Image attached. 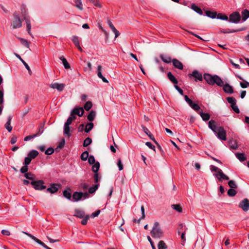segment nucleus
<instances>
[{"label": "nucleus", "instance_id": "f257e3e1", "mask_svg": "<svg viewBox=\"0 0 249 249\" xmlns=\"http://www.w3.org/2000/svg\"><path fill=\"white\" fill-rule=\"evenodd\" d=\"M208 126L219 139L223 141L226 140V131L223 127L217 126L214 120H210L208 123Z\"/></svg>", "mask_w": 249, "mask_h": 249}, {"label": "nucleus", "instance_id": "f03ea898", "mask_svg": "<svg viewBox=\"0 0 249 249\" xmlns=\"http://www.w3.org/2000/svg\"><path fill=\"white\" fill-rule=\"evenodd\" d=\"M204 78L209 85H213L215 84L220 87L223 85V80L217 75H212L209 73H205L204 74Z\"/></svg>", "mask_w": 249, "mask_h": 249}, {"label": "nucleus", "instance_id": "7ed1b4c3", "mask_svg": "<svg viewBox=\"0 0 249 249\" xmlns=\"http://www.w3.org/2000/svg\"><path fill=\"white\" fill-rule=\"evenodd\" d=\"M152 237L154 238L160 239L163 235V231L160 227L159 222H155L154 226L150 232Z\"/></svg>", "mask_w": 249, "mask_h": 249}, {"label": "nucleus", "instance_id": "20e7f679", "mask_svg": "<svg viewBox=\"0 0 249 249\" xmlns=\"http://www.w3.org/2000/svg\"><path fill=\"white\" fill-rule=\"evenodd\" d=\"M210 169L212 172H217V173L214 174L213 176L216 177L219 180H221L222 179H229V177L226 175H225L222 172V170L218 168V167L214 165H211Z\"/></svg>", "mask_w": 249, "mask_h": 249}, {"label": "nucleus", "instance_id": "39448f33", "mask_svg": "<svg viewBox=\"0 0 249 249\" xmlns=\"http://www.w3.org/2000/svg\"><path fill=\"white\" fill-rule=\"evenodd\" d=\"M22 25V20L20 18L19 14L15 13L13 14V19L11 22V26L15 29L20 28Z\"/></svg>", "mask_w": 249, "mask_h": 249}, {"label": "nucleus", "instance_id": "423d86ee", "mask_svg": "<svg viewBox=\"0 0 249 249\" xmlns=\"http://www.w3.org/2000/svg\"><path fill=\"white\" fill-rule=\"evenodd\" d=\"M21 13L22 16L23 17L24 20L26 22V24L27 25V30L28 31V34L30 36H32V34L31 33V21H30V17L28 16L27 11L25 8L21 9Z\"/></svg>", "mask_w": 249, "mask_h": 249}, {"label": "nucleus", "instance_id": "0eeeda50", "mask_svg": "<svg viewBox=\"0 0 249 249\" xmlns=\"http://www.w3.org/2000/svg\"><path fill=\"white\" fill-rule=\"evenodd\" d=\"M228 19L231 22L237 23L241 19V16L239 12H234L230 15Z\"/></svg>", "mask_w": 249, "mask_h": 249}, {"label": "nucleus", "instance_id": "6e6552de", "mask_svg": "<svg viewBox=\"0 0 249 249\" xmlns=\"http://www.w3.org/2000/svg\"><path fill=\"white\" fill-rule=\"evenodd\" d=\"M31 184L36 190H42L46 188V186L43 185L44 181L41 180L32 181Z\"/></svg>", "mask_w": 249, "mask_h": 249}, {"label": "nucleus", "instance_id": "1a4fd4ad", "mask_svg": "<svg viewBox=\"0 0 249 249\" xmlns=\"http://www.w3.org/2000/svg\"><path fill=\"white\" fill-rule=\"evenodd\" d=\"M184 99L189 106L195 111H198L200 109L199 106L197 104L194 103L187 95L184 96Z\"/></svg>", "mask_w": 249, "mask_h": 249}, {"label": "nucleus", "instance_id": "9d476101", "mask_svg": "<svg viewBox=\"0 0 249 249\" xmlns=\"http://www.w3.org/2000/svg\"><path fill=\"white\" fill-rule=\"evenodd\" d=\"M238 207L245 212L248 211L249 210V200L247 198H244L239 203Z\"/></svg>", "mask_w": 249, "mask_h": 249}, {"label": "nucleus", "instance_id": "9b49d317", "mask_svg": "<svg viewBox=\"0 0 249 249\" xmlns=\"http://www.w3.org/2000/svg\"><path fill=\"white\" fill-rule=\"evenodd\" d=\"M188 76L189 77H194L196 81L197 80L202 81L203 79L202 74L197 70L193 71L192 73L189 74Z\"/></svg>", "mask_w": 249, "mask_h": 249}, {"label": "nucleus", "instance_id": "f8f14e48", "mask_svg": "<svg viewBox=\"0 0 249 249\" xmlns=\"http://www.w3.org/2000/svg\"><path fill=\"white\" fill-rule=\"evenodd\" d=\"M84 110L83 107H75L71 112V116L78 115L79 116H82L83 115Z\"/></svg>", "mask_w": 249, "mask_h": 249}, {"label": "nucleus", "instance_id": "ddd939ff", "mask_svg": "<svg viewBox=\"0 0 249 249\" xmlns=\"http://www.w3.org/2000/svg\"><path fill=\"white\" fill-rule=\"evenodd\" d=\"M65 86V84H62V83L59 84L58 83H52L50 85V88H51L53 89H56L59 91H62L64 89Z\"/></svg>", "mask_w": 249, "mask_h": 249}, {"label": "nucleus", "instance_id": "4468645a", "mask_svg": "<svg viewBox=\"0 0 249 249\" xmlns=\"http://www.w3.org/2000/svg\"><path fill=\"white\" fill-rule=\"evenodd\" d=\"M246 30V28H242L240 29H238L237 30H233V29H222L220 30V32L224 34H227V33H235L237 32H240L244 31Z\"/></svg>", "mask_w": 249, "mask_h": 249}, {"label": "nucleus", "instance_id": "2eb2a0df", "mask_svg": "<svg viewBox=\"0 0 249 249\" xmlns=\"http://www.w3.org/2000/svg\"><path fill=\"white\" fill-rule=\"evenodd\" d=\"M222 87H223V89L225 92L229 94L233 93V88L229 84H226L225 85L223 84V85Z\"/></svg>", "mask_w": 249, "mask_h": 249}, {"label": "nucleus", "instance_id": "dca6fc26", "mask_svg": "<svg viewBox=\"0 0 249 249\" xmlns=\"http://www.w3.org/2000/svg\"><path fill=\"white\" fill-rule=\"evenodd\" d=\"M83 192H74L72 195V198L74 201H78L83 198Z\"/></svg>", "mask_w": 249, "mask_h": 249}, {"label": "nucleus", "instance_id": "f3484780", "mask_svg": "<svg viewBox=\"0 0 249 249\" xmlns=\"http://www.w3.org/2000/svg\"><path fill=\"white\" fill-rule=\"evenodd\" d=\"M14 54L21 61L22 64L24 65L26 69L28 70L29 74L31 75L32 74V71L29 65L26 63V62L24 60L22 59V58L17 53H14Z\"/></svg>", "mask_w": 249, "mask_h": 249}, {"label": "nucleus", "instance_id": "a211bd4d", "mask_svg": "<svg viewBox=\"0 0 249 249\" xmlns=\"http://www.w3.org/2000/svg\"><path fill=\"white\" fill-rule=\"evenodd\" d=\"M172 63H173V65H174V66L179 69V70H182L183 68V64H182V63L181 62H180L179 60H178V59H173L172 61Z\"/></svg>", "mask_w": 249, "mask_h": 249}, {"label": "nucleus", "instance_id": "6ab92c4d", "mask_svg": "<svg viewBox=\"0 0 249 249\" xmlns=\"http://www.w3.org/2000/svg\"><path fill=\"white\" fill-rule=\"evenodd\" d=\"M58 190V185L53 184L50 187L47 189V192L52 194L55 193Z\"/></svg>", "mask_w": 249, "mask_h": 249}, {"label": "nucleus", "instance_id": "aec40b11", "mask_svg": "<svg viewBox=\"0 0 249 249\" xmlns=\"http://www.w3.org/2000/svg\"><path fill=\"white\" fill-rule=\"evenodd\" d=\"M12 119V116L9 115L8 117V121L5 124V127L8 130V132H10L12 130V127L11 125V122Z\"/></svg>", "mask_w": 249, "mask_h": 249}, {"label": "nucleus", "instance_id": "412c9836", "mask_svg": "<svg viewBox=\"0 0 249 249\" xmlns=\"http://www.w3.org/2000/svg\"><path fill=\"white\" fill-rule=\"evenodd\" d=\"M191 8L198 14L200 15H203L202 10L201 9V8L196 6L195 3L192 4Z\"/></svg>", "mask_w": 249, "mask_h": 249}, {"label": "nucleus", "instance_id": "4be33fe9", "mask_svg": "<svg viewBox=\"0 0 249 249\" xmlns=\"http://www.w3.org/2000/svg\"><path fill=\"white\" fill-rule=\"evenodd\" d=\"M241 15L242 20L246 21L249 18V11L247 9L244 10L242 12Z\"/></svg>", "mask_w": 249, "mask_h": 249}, {"label": "nucleus", "instance_id": "5701e85b", "mask_svg": "<svg viewBox=\"0 0 249 249\" xmlns=\"http://www.w3.org/2000/svg\"><path fill=\"white\" fill-rule=\"evenodd\" d=\"M198 114L200 115L201 117L204 121H208L210 118V115L209 113H204L202 111H200L198 112Z\"/></svg>", "mask_w": 249, "mask_h": 249}, {"label": "nucleus", "instance_id": "b1692460", "mask_svg": "<svg viewBox=\"0 0 249 249\" xmlns=\"http://www.w3.org/2000/svg\"><path fill=\"white\" fill-rule=\"evenodd\" d=\"M38 155V152L36 150H32L30 151L28 154V156L32 160L36 158Z\"/></svg>", "mask_w": 249, "mask_h": 249}, {"label": "nucleus", "instance_id": "393cba45", "mask_svg": "<svg viewBox=\"0 0 249 249\" xmlns=\"http://www.w3.org/2000/svg\"><path fill=\"white\" fill-rule=\"evenodd\" d=\"M99 187V184H95L92 186L88 188V192L89 194H93L94 193L96 190L98 189Z\"/></svg>", "mask_w": 249, "mask_h": 249}, {"label": "nucleus", "instance_id": "a878e982", "mask_svg": "<svg viewBox=\"0 0 249 249\" xmlns=\"http://www.w3.org/2000/svg\"><path fill=\"white\" fill-rule=\"evenodd\" d=\"M74 2V6L79 10L82 11L83 10V4L81 0H73Z\"/></svg>", "mask_w": 249, "mask_h": 249}, {"label": "nucleus", "instance_id": "bb28decb", "mask_svg": "<svg viewBox=\"0 0 249 249\" xmlns=\"http://www.w3.org/2000/svg\"><path fill=\"white\" fill-rule=\"evenodd\" d=\"M167 76L169 79L174 84H177L178 83V81L176 78V77L172 74L171 72H169L167 74Z\"/></svg>", "mask_w": 249, "mask_h": 249}, {"label": "nucleus", "instance_id": "cd10ccee", "mask_svg": "<svg viewBox=\"0 0 249 249\" xmlns=\"http://www.w3.org/2000/svg\"><path fill=\"white\" fill-rule=\"evenodd\" d=\"M160 57L161 60L165 63H170L172 61L171 60V58L167 55H160Z\"/></svg>", "mask_w": 249, "mask_h": 249}, {"label": "nucleus", "instance_id": "c85d7f7f", "mask_svg": "<svg viewBox=\"0 0 249 249\" xmlns=\"http://www.w3.org/2000/svg\"><path fill=\"white\" fill-rule=\"evenodd\" d=\"M24 233L26 234L27 235H28L29 237H30L31 239H32L33 240H34L35 242L37 243L40 245H41L43 243V242L40 241V240L38 239L36 237L33 235L32 234L30 233H27L26 232H23Z\"/></svg>", "mask_w": 249, "mask_h": 249}, {"label": "nucleus", "instance_id": "c756f323", "mask_svg": "<svg viewBox=\"0 0 249 249\" xmlns=\"http://www.w3.org/2000/svg\"><path fill=\"white\" fill-rule=\"evenodd\" d=\"M24 233L26 234L27 235H28L29 237H30L31 239H32L33 240H34L35 242L37 243L40 245H41L43 243V242L40 241V240L38 239L36 237L33 235L32 234L30 233H27L26 232H23Z\"/></svg>", "mask_w": 249, "mask_h": 249}, {"label": "nucleus", "instance_id": "7c9ffc66", "mask_svg": "<svg viewBox=\"0 0 249 249\" xmlns=\"http://www.w3.org/2000/svg\"><path fill=\"white\" fill-rule=\"evenodd\" d=\"M74 216L79 218H83L85 216V213L83 211L76 210L75 211Z\"/></svg>", "mask_w": 249, "mask_h": 249}, {"label": "nucleus", "instance_id": "2f4dec72", "mask_svg": "<svg viewBox=\"0 0 249 249\" xmlns=\"http://www.w3.org/2000/svg\"><path fill=\"white\" fill-rule=\"evenodd\" d=\"M235 156L240 161H244L247 159L243 153H237L235 154Z\"/></svg>", "mask_w": 249, "mask_h": 249}, {"label": "nucleus", "instance_id": "473e14b6", "mask_svg": "<svg viewBox=\"0 0 249 249\" xmlns=\"http://www.w3.org/2000/svg\"><path fill=\"white\" fill-rule=\"evenodd\" d=\"M59 59L62 61V63L64 66V68L66 69H68L70 68V64L67 62L65 58H64L63 56H61L59 57Z\"/></svg>", "mask_w": 249, "mask_h": 249}, {"label": "nucleus", "instance_id": "72a5a7b5", "mask_svg": "<svg viewBox=\"0 0 249 249\" xmlns=\"http://www.w3.org/2000/svg\"><path fill=\"white\" fill-rule=\"evenodd\" d=\"M42 132H43V131L42 130L41 133H36V134H34L33 135L27 136L24 138V141H29L34 138L36 137L37 136H39L40 134H41L42 133Z\"/></svg>", "mask_w": 249, "mask_h": 249}, {"label": "nucleus", "instance_id": "f704fd0d", "mask_svg": "<svg viewBox=\"0 0 249 249\" xmlns=\"http://www.w3.org/2000/svg\"><path fill=\"white\" fill-rule=\"evenodd\" d=\"M206 15L212 18H215L217 16V13L216 12H212L210 11H206L205 12Z\"/></svg>", "mask_w": 249, "mask_h": 249}, {"label": "nucleus", "instance_id": "c9c22d12", "mask_svg": "<svg viewBox=\"0 0 249 249\" xmlns=\"http://www.w3.org/2000/svg\"><path fill=\"white\" fill-rule=\"evenodd\" d=\"M64 134L69 137L71 136V131L70 125L64 124Z\"/></svg>", "mask_w": 249, "mask_h": 249}, {"label": "nucleus", "instance_id": "e433bc0d", "mask_svg": "<svg viewBox=\"0 0 249 249\" xmlns=\"http://www.w3.org/2000/svg\"><path fill=\"white\" fill-rule=\"evenodd\" d=\"M18 38L20 41L21 43L25 46L27 48H29L30 43L28 42L27 40L21 38V37H18Z\"/></svg>", "mask_w": 249, "mask_h": 249}, {"label": "nucleus", "instance_id": "4c0bfd02", "mask_svg": "<svg viewBox=\"0 0 249 249\" xmlns=\"http://www.w3.org/2000/svg\"><path fill=\"white\" fill-rule=\"evenodd\" d=\"M96 116V112L93 110H91L88 116V119L89 121L92 122L94 120Z\"/></svg>", "mask_w": 249, "mask_h": 249}, {"label": "nucleus", "instance_id": "58836bf2", "mask_svg": "<svg viewBox=\"0 0 249 249\" xmlns=\"http://www.w3.org/2000/svg\"><path fill=\"white\" fill-rule=\"evenodd\" d=\"M100 168V163L98 161L94 163L92 167V171L94 173H98V171Z\"/></svg>", "mask_w": 249, "mask_h": 249}, {"label": "nucleus", "instance_id": "ea45409f", "mask_svg": "<svg viewBox=\"0 0 249 249\" xmlns=\"http://www.w3.org/2000/svg\"><path fill=\"white\" fill-rule=\"evenodd\" d=\"M89 187V184L86 182H83L80 184L79 188L80 189L85 191H86Z\"/></svg>", "mask_w": 249, "mask_h": 249}, {"label": "nucleus", "instance_id": "a19ab883", "mask_svg": "<svg viewBox=\"0 0 249 249\" xmlns=\"http://www.w3.org/2000/svg\"><path fill=\"white\" fill-rule=\"evenodd\" d=\"M93 127V124L92 123H88L86 125L85 131L86 133H89Z\"/></svg>", "mask_w": 249, "mask_h": 249}, {"label": "nucleus", "instance_id": "79ce46f5", "mask_svg": "<svg viewBox=\"0 0 249 249\" xmlns=\"http://www.w3.org/2000/svg\"><path fill=\"white\" fill-rule=\"evenodd\" d=\"M226 99L228 102L231 104V106L233 105L236 103V99L233 97H228Z\"/></svg>", "mask_w": 249, "mask_h": 249}, {"label": "nucleus", "instance_id": "37998d69", "mask_svg": "<svg viewBox=\"0 0 249 249\" xmlns=\"http://www.w3.org/2000/svg\"><path fill=\"white\" fill-rule=\"evenodd\" d=\"M158 247V249H166L167 248L166 244L163 241H160L159 242Z\"/></svg>", "mask_w": 249, "mask_h": 249}, {"label": "nucleus", "instance_id": "c03bdc74", "mask_svg": "<svg viewBox=\"0 0 249 249\" xmlns=\"http://www.w3.org/2000/svg\"><path fill=\"white\" fill-rule=\"evenodd\" d=\"M89 157V152L85 151L82 153L81 155V159L82 160L86 161Z\"/></svg>", "mask_w": 249, "mask_h": 249}, {"label": "nucleus", "instance_id": "a18cd8bd", "mask_svg": "<svg viewBox=\"0 0 249 249\" xmlns=\"http://www.w3.org/2000/svg\"><path fill=\"white\" fill-rule=\"evenodd\" d=\"M71 40L76 47L80 45V42L78 36H73L72 37Z\"/></svg>", "mask_w": 249, "mask_h": 249}, {"label": "nucleus", "instance_id": "49530a36", "mask_svg": "<svg viewBox=\"0 0 249 249\" xmlns=\"http://www.w3.org/2000/svg\"><path fill=\"white\" fill-rule=\"evenodd\" d=\"M187 228H185L181 234V238L182 240V243H181L182 245L184 246L185 245V242L186 241V238H185V232L187 230Z\"/></svg>", "mask_w": 249, "mask_h": 249}, {"label": "nucleus", "instance_id": "de8ad7c7", "mask_svg": "<svg viewBox=\"0 0 249 249\" xmlns=\"http://www.w3.org/2000/svg\"><path fill=\"white\" fill-rule=\"evenodd\" d=\"M92 103L90 101H88L85 103L84 105V108L86 110L88 111L92 107Z\"/></svg>", "mask_w": 249, "mask_h": 249}, {"label": "nucleus", "instance_id": "09e8293b", "mask_svg": "<svg viewBox=\"0 0 249 249\" xmlns=\"http://www.w3.org/2000/svg\"><path fill=\"white\" fill-rule=\"evenodd\" d=\"M92 142V140L90 138H87L83 142V146L84 147L88 146Z\"/></svg>", "mask_w": 249, "mask_h": 249}, {"label": "nucleus", "instance_id": "8fccbe9b", "mask_svg": "<svg viewBox=\"0 0 249 249\" xmlns=\"http://www.w3.org/2000/svg\"><path fill=\"white\" fill-rule=\"evenodd\" d=\"M216 18L218 19L224 20H228L229 19V18L228 17V16H227L225 15L221 14L217 15Z\"/></svg>", "mask_w": 249, "mask_h": 249}, {"label": "nucleus", "instance_id": "3c124183", "mask_svg": "<svg viewBox=\"0 0 249 249\" xmlns=\"http://www.w3.org/2000/svg\"><path fill=\"white\" fill-rule=\"evenodd\" d=\"M236 193V191L234 189L231 188L228 191V195L230 196H234Z\"/></svg>", "mask_w": 249, "mask_h": 249}, {"label": "nucleus", "instance_id": "603ef678", "mask_svg": "<svg viewBox=\"0 0 249 249\" xmlns=\"http://www.w3.org/2000/svg\"><path fill=\"white\" fill-rule=\"evenodd\" d=\"M63 196L64 197H65L67 199H68L69 200L71 199V193L69 191H68L67 190H64L63 191Z\"/></svg>", "mask_w": 249, "mask_h": 249}, {"label": "nucleus", "instance_id": "864d4df0", "mask_svg": "<svg viewBox=\"0 0 249 249\" xmlns=\"http://www.w3.org/2000/svg\"><path fill=\"white\" fill-rule=\"evenodd\" d=\"M141 210L142 215V217L138 220V223H140L141 220L142 219H143L145 217V215L144 213V208L143 205L141 206Z\"/></svg>", "mask_w": 249, "mask_h": 249}, {"label": "nucleus", "instance_id": "5fc2aeb1", "mask_svg": "<svg viewBox=\"0 0 249 249\" xmlns=\"http://www.w3.org/2000/svg\"><path fill=\"white\" fill-rule=\"evenodd\" d=\"M24 177L28 179L33 180L34 178V175L31 173H26L24 174Z\"/></svg>", "mask_w": 249, "mask_h": 249}, {"label": "nucleus", "instance_id": "6e6d98bb", "mask_svg": "<svg viewBox=\"0 0 249 249\" xmlns=\"http://www.w3.org/2000/svg\"><path fill=\"white\" fill-rule=\"evenodd\" d=\"M172 207L178 212H182V208L178 204H174L172 205Z\"/></svg>", "mask_w": 249, "mask_h": 249}, {"label": "nucleus", "instance_id": "4d7b16f0", "mask_svg": "<svg viewBox=\"0 0 249 249\" xmlns=\"http://www.w3.org/2000/svg\"><path fill=\"white\" fill-rule=\"evenodd\" d=\"M228 185L231 189H234L237 188V185L234 180H230L228 182Z\"/></svg>", "mask_w": 249, "mask_h": 249}, {"label": "nucleus", "instance_id": "13d9d810", "mask_svg": "<svg viewBox=\"0 0 249 249\" xmlns=\"http://www.w3.org/2000/svg\"><path fill=\"white\" fill-rule=\"evenodd\" d=\"M88 162L90 164H93L95 163V158L93 156L90 155L88 157Z\"/></svg>", "mask_w": 249, "mask_h": 249}, {"label": "nucleus", "instance_id": "bf43d9fd", "mask_svg": "<svg viewBox=\"0 0 249 249\" xmlns=\"http://www.w3.org/2000/svg\"><path fill=\"white\" fill-rule=\"evenodd\" d=\"M244 82H240V85L242 88H246L247 87H249V82L244 80Z\"/></svg>", "mask_w": 249, "mask_h": 249}, {"label": "nucleus", "instance_id": "052dcab7", "mask_svg": "<svg viewBox=\"0 0 249 249\" xmlns=\"http://www.w3.org/2000/svg\"><path fill=\"white\" fill-rule=\"evenodd\" d=\"M54 149L52 147H49L45 151V154L47 155H52Z\"/></svg>", "mask_w": 249, "mask_h": 249}, {"label": "nucleus", "instance_id": "680f3d73", "mask_svg": "<svg viewBox=\"0 0 249 249\" xmlns=\"http://www.w3.org/2000/svg\"><path fill=\"white\" fill-rule=\"evenodd\" d=\"M32 160L27 156V157H26L24 159V161L23 163V165H28L30 163Z\"/></svg>", "mask_w": 249, "mask_h": 249}, {"label": "nucleus", "instance_id": "e2e57ef3", "mask_svg": "<svg viewBox=\"0 0 249 249\" xmlns=\"http://www.w3.org/2000/svg\"><path fill=\"white\" fill-rule=\"evenodd\" d=\"M93 179L94 180L95 184H97L99 181L100 180V178L99 177L98 173H94V174L93 175Z\"/></svg>", "mask_w": 249, "mask_h": 249}, {"label": "nucleus", "instance_id": "0e129e2a", "mask_svg": "<svg viewBox=\"0 0 249 249\" xmlns=\"http://www.w3.org/2000/svg\"><path fill=\"white\" fill-rule=\"evenodd\" d=\"M28 170V166L27 165H24L20 170V171L22 173H26Z\"/></svg>", "mask_w": 249, "mask_h": 249}, {"label": "nucleus", "instance_id": "69168bd1", "mask_svg": "<svg viewBox=\"0 0 249 249\" xmlns=\"http://www.w3.org/2000/svg\"><path fill=\"white\" fill-rule=\"evenodd\" d=\"M110 29L112 30V31L114 33L115 38H117V37H118L119 36L120 33L119 32V31L118 30H116V29L115 28V27L114 26L111 28Z\"/></svg>", "mask_w": 249, "mask_h": 249}, {"label": "nucleus", "instance_id": "338daca9", "mask_svg": "<svg viewBox=\"0 0 249 249\" xmlns=\"http://www.w3.org/2000/svg\"><path fill=\"white\" fill-rule=\"evenodd\" d=\"M110 29L112 30V31L114 33L115 38H117V37H118L119 36L120 33L119 32V31L118 30H116V29L115 28V27L114 26L111 28Z\"/></svg>", "mask_w": 249, "mask_h": 249}, {"label": "nucleus", "instance_id": "774afa93", "mask_svg": "<svg viewBox=\"0 0 249 249\" xmlns=\"http://www.w3.org/2000/svg\"><path fill=\"white\" fill-rule=\"evenodd\" d=\"M110 29L112 30V31L114 33L115 38H117V37H118L119 36L120 33L119 32V31L118 30H116V29L115 28V27L114 26L111 28Z\"/></svg>", "mask_w": 249, "mask_h": 249}]
</instances>
